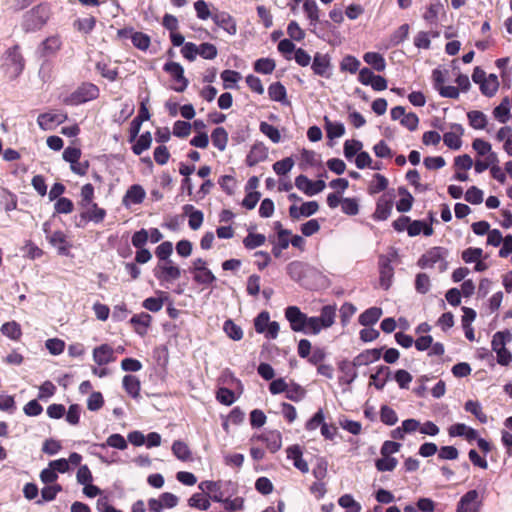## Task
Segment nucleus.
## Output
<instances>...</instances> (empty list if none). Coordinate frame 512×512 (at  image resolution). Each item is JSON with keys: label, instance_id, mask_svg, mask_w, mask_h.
Here are the masks:
<instances>
[{"label": "nucleus", "instance_id": "nucleus-1", "mask_svg": "<svg viewBox=\"0 0 512 512\" xmlns=\"http://www.w3.org/2000/svg\"><path fill=\"white\" fill-rule=\"evenodd\" d=\"M448 249L440 246L427 250L418 260L417 265L422 268L437 267L439 272H445L448 268Z\"/></svg>", "mask_w": 512, "mask_h": 512}, {"label": "nucleus", "instance_id": "nucleus-2", "mask_svg": "<svg viewBox=\"0 0 512 512\" xmlns=\"http://www.w3.org/2000/svg\"><path fill=\"white\" fill-rule=\"evenodd\" d=\"M25 61L20 53V48L15 45L9 48L4 55L3 67L10 79L17 78L23 71Z\"/></svg>", "mask_w": 512, "mask_h": 512}, {"label": "nucleus", "instance_id": "nucleus-3", "mask_svg": "<svg viewBox=\"0 0 512 512\" xmlns=\"http://www.w3.org/2000/svg\"><path fill=\"white\" fill-rule=\"evenodd\" d=\"M295 186L307 196H314L325 189L326 183L322 179L312 181L301 174L295 178Z\"/></svg>", "mask_w": 512, "mask_h": 512}, {"label": "nucleus", "instance_id": "nucleus-4", "mask_svg": "<svg viewBox=\"0 0 512 512\" xmlns=\"http://www.w3.org/2000/svg\"><path fill=\"white\" fill-rule=\"evenodd\" d=\"M155 277L161 282H172L181 276V269L173 261L158 263L154 269Z\"/></svg>", "mask_w": 512, "mask_h": 512}, {"label": "nucleus", "instance_id": "nucleus-5", "mask_svg": "<svg viewBox=\"0 0 512 512\" xmlns=\"http://www.w3.org/2000/svg\"><path fill=\"white\" fill-rule=\"evenodd\" d=\"M311 69L315 75L329 79L332 76L330 56L328 54L317 52L313 57Z\"/></svg>", "mask_w": 512, "mask_h": 512}, {"label": "nucleus", "instance_id": "nucleus-6", "mask_svg": "<svg viewBox=\"0 0 512 512\" xmlns=\"http://www.w3.org/2000/svg\"><path fill=\"white\" fill-rule=\"evenodd\" d=\"M286 271L293 281L306 286L305 277L314 272V269L301 261H292L287 265Z\"/></svg>", "mask_w": 512, "mask_h": 512}, {"label": "nucleus", "instance_id": "nucleus-7", "mask_svg": "<svg viewBox=\"0 0 512 512\" xmlns=\"http://www.w3.org/2000/svg\"><path fill=\"white\" fill-rule=\"evenodd\" d=\"M163 70L166 73L170 74V76L176 82L180 83L179 86L173 87V89L176 92H183L187 88V86L189 84V81L184 76V69H183V67L179 63L173 62V61L167 62V63L164 64Z\"/></svg>", "mask_w": 512, "mask_h": 512}, {"label": "nucleus", "instance_id": "nucleus-8", "mask_svg": "<svg viewBox=\"0 0 512 512\" xmlns=\"http://www.w3.org/2000/svg\"><path fill=\"white\" fill-rule=\"evenodd\" d=\"M285 317L290 323V327L295 332H303L308 316L301 312L297 306H289L285 310Z\"/></svg>", "mask_w": 512, "mask_h": 512}, {"label": "nucleus", "instance_id": "nucleus-9", "mask_svg": "<svg viewBox=\"0 0 512 512\" xmlns=\"http://www.w3.org/2000/svg\"><path fill=\"white\" fill-rule=\"evenodd\" d=\"M481 505L477 490H469L459 500L456 512H478Z\"/></svg>", "mask_w": 512, "mask_h": 512}, {"label": "nucleus", "instance_id": "nucleus-10", "mask_svg": "<svg viewBox=\"0 0 512 512\" xmlns=\"http://www.w3.org/2000/svg\"><path fill=\"white\" fill-rule=\"evenodd\" d=\"M212 20L218 27L223 29L229 35H235L237 33L236 21L228 12L214 9Z\"/></svg>", "mask_w": 512, "mask_h": 512}, {"label": "nucleus", "instance_id": "nucleus-11", "mask_svg": "<svg viewBox=\"0 0 512 512\" xmlns=\"http://www.w3.org/2000/svg\"><path fill=\"white\" fill-rule=\"evenodd\" d=\"M99 88L92 83H84L72 93V101L75 104L85 103L96 99L99 96Z\"/></svg>", "mask_w": 512, "mask_h": 512}, {"label": "nucleus", "instance_id": "nucleus-12", "mask_svg": "<svg viewBox=\"0 0 512 512\" xmlns=\"http://www.w3.org/2000/svg\"><path fill=\"white\" fill-rule=\"evenodd\" d=\"M223 485L230 486V485H232V482H230V481H228V482L208 481V480L202 481L199 484V489L204 492L212 493L210 498L214 502H220L223 500V497L225 496V492L223 491Z\"/></svg>", "mask_w": 512, "mask_h": 512}, {"label": "nucleus", "instance_id": "nucleus-13", "mask_svg": "<svg viewBox=\"0 0 512 512\" xmlns=\"http://www.w3.org/2000/svg\"><path fill=\"white\" fill-rule=\"evenodd\" d=\"M67 119L63 113H42L37 118V124L42 130H52L57 125L62 124Z\"/></svg>", "mask_w": 512, "mask_h": 512}, {"label": "nucleus", "instance_id": "nucleus-14", "mask_svg": "<svg viewBox=\"0 0 512 512\" xmlns=\"http://www.w3.org/2000/svg\"><path fill=\"white\" fill-rule=\"evenodd\" d=\"M451 129L452 131L444 133L443 141L448 148L458 150L462 145L461 136L464 133V129L462 125L458 123L452 124Z\"/></svg>", "mask_w": 512, "mask_h": 512}, {"label": "nucleus", "instance_id": "nucleus-15", "mask_svg": "<svg viewBox=\"0 0 512 512\" xmlns=\"http://www.w3.org/2000/svg\"><path fill=\"white\" fill-rule=\"evenodd\" d=\"M392 207V198L387 197L386 195L381 196L377 201L376 209L373 213V219L377 221H384L388 219L391 214Z\"/></svg>", "mask_w": 512, "mask_h": 512}, {"label": "nucleus", "instance_id": "nucleus-16", "mask_svg": "<svg viewBox=\"0 0 512 512\" xmlns=\"http://www.w3.org/2000/svg\"><path fill=\"white\" fill-rule=\"evenodd\" d=\"M93 360L99 366L115 361L114 350L108 344H102L93 350Z\"/></svg>", "mask_w": 512, "mask_h": 512}, {"label": "nucleus", "instance_id": "nucleus-17", "mask_svg": "<svg viewBox=\"0 0 512 512\" xmlns=\"http://www.w3.org/2000/svg\"><path fill=\"white\" fill-rule=\"evenodd\" d=\"M267 157L268 150L266 146L263 143H256L251 147L246 157V164L249 167H253L258 163L264 161Z\"/></svg>", "mask_w": 512, "mask_h": 512}, {"label": "nucleus", "instance_id": "nucleus-18", "mask_svg": "<svg viewBox=\"0 0 512 512\" xmlns=\"http://www.w3.org/2000/svg\"><path fill=\"white\" fill-rule=\"evenodd\" d=\"M146 196L145 190L141 185L134 184L126 191L122 203L125 207H129L131 204H140L143 202Z\"/></svg>", "mask_w": 512, "mask_h": 512}, {"label": "nucleus", "instance_id": "nucleus-19", "mask_svg": "<svg viewBox=\"0 0 512 512\" xmlns=\"http://www.w3.org/2000/svg\"><path fill=\"white\" fill-rule=\"evenodd\" d=\"M380 284L384 289H388L394 275V269L388 258L381 257L379 261Z\"/></svg>", "mask_w": 512, "mask_h": 512}, {"label": "nucleus", "instance_id": "nucleus-20", "mask_svg": "<svg viewBox=\"0 0 512 512\" xmlns=\"http://www.w3.org/2000/svg\"><path fill=\"white\" fill-rule=\"evenodd\" d=\"M383 348L367 349L353 358L357 367L366 366L380 359Z\"/></svg>", "mask_w": 512, "mask_h": 512}, {"label": "nucleus", "instance_id": "nucleus-21", "mask_svg": "<svg viewBox=\"0 0 512 512\" xmlns=\"http://www.w3.org/2000/svg\"><path fill=\"white\" fill-rule=\"evenodd\" d=\"M287 458L293 460L294 466L302 473L309 471L308 463L302 458V450L298 445H292L287 448Z\"/></svg>", "mask_w": 512, "mask_h": 512}, {"label": "nucleus", "instance_id": "nucleus-22", "mask_svg": "<svg viewBox=\"0 0 512 512\" xmlns=\"http://www.w3.org/2000/svg\"><path fill=\"white\" fill-rule=\"evenodd\" d=\"M258 439L266 443L271 453L277 452L282 446V436L278 431L265 432L258 436Z\"/></svg>", "mask_w": 512, "mask_h": 512}, {"label": "nucleus", "instance_id": "nucleus-23", "mask_svg": "<svg viewBox=\"0 0 512 512\" xmlns=\"http://www.w3.org/2000/svg\"><path fill=\"white\" fill-rule=\"evenodd\" d=\"M151 321L152 317L145 312L136 314L130 319V323L133 325L135 332L140 336L146 335Z\"/></svg>", "mask_w": 512, "mask_h": 512}, {"label": "nucleus", "instance_id": "nucleus-24", "mask_svg": "<svg viewBox=\"0 0 512 512\" xmlns=\"http://www.w3.org/2000/svg\"><path fill=\"white\" fill-rule=\"evenodd\" d=\"M106 447H112L118 450H125L128 447L127 440L118 433L110 435L106 442L104 443H95L91 446L92 449L101 448L104 449Z\"/></svg>", "mask_w": 512, "mask_h": 512}, {"label": "nucleus", "instance_id": "nucleus-25", "mask_svg": "<svg viewBox=\"0 0 512 512\" xmlns=\"http://www.w3.org/2000/svg\"><path fill=\"white\" fill-rule=\"evenodd\" d=\"M61 47V41L58 37L52 36L45 39L40 47L38 48V53L41 57H50L53 56Z\"/></svg>", "mask_w": 512, "mask_h": 512}, {"label": "nucleus", "instance_id": "nucleus-26", "mask_svg": "<svg viewBox=\"0 0 512 512\" xmlns=\"http://www.w3.org/2000/svg\"><path fill=\"white\" fill-rule=\"evenodd\" d=\"M357 366L354 365V361L343 360L339 363V370L343 373L340 377V382L351 384L355 381L358 374L356 371Z\"/></svg>", "mask_w": 512, "mask_h": 512}, {"label": "nucleus", "instance_id": "nucleus-27", "mask_svg": "<svg viewBox=\"0 0 512 512\" xmlns=\"http://www.w3.org/2000/svg\"><path fill=\"white\" fill-rule=\"evenodd\" d=\"M407 233L410 237H415L420 233H423L425 236H430L433 234V228L422 220H410L407 227Z\"/></svg>", "mask_w": 512, "mask_h": 512}, {"label": "nucleus", "instance_id": "nucleus-28", "mask_svg": "<svg viewBox=\"0 0 512 512\" xmlns=\"http://www.w3.org/2000/svg\"><path fill=\"white\" fill-rule=\"evenodd\" d=\"M391 371L388 366H380L374 374H371L370 378L372 383L377 390H382L390 379Z\"/></svg>", "mask_w": 512, "mask_h": 512}, {"label": "nucleus", "instance_id": "nucleus-29", "mask_svg": "<svg viewBox=\"0 0 512 512\" xmlns=\"http://www.w3.org/2000/svg\"><path fill=\"white\" fill-rule=\"evenodd\" d=\"M268 95L273 101L280 102L284 105L289 104L286 88L280 82H274L268 87Z\"/></svg>", "mask_w": 512, "mask_h": 512}, {"label": "nucleus", "instance_id": "nucleus-30", "mask_svg": "<svg viewBox=\"0 0 512 512\" xmlns=\"http://www.w3.org/2000/svg\"><path fill=\"white\" fill-rule=\"evenodd\" d=\"M382 315V309L379 307H371L360 314L358 321L364 326L368 327L375 324Z\"/></svg>", "mask_w": 512, "mask_h": 512}, {"label": "nucleus", "instance_id": "nucleus-31", "mask_svg": "<svg viewBox=\"0 0 512 512\" xmlns=\"http://www.w3.org/2000/svg\"><path fill=\"white\" fill-rule=\"evenodd\" d=\"M398 194L401 198L396 203V209L398 212H408L411 210L414 198L411 193L404 187L398 188Z\"/></svg>", "mask_w": 512, "mask_h": 512}, {"label": "nucleus", "instance_id": "nucleus-32", "mask_svg": "<svg viewBox=\"0 0 512 512\" xmlns=\"http://www.w3.org/2000/svg\"><path fill=\"white\" fill-rule=\"evenodd\" d=\"M123 388L134 399L140 395L141 384L134 375H125L122 380Z\"/></svg>", "mask_w": 512, "mask_h": 512}, {"label": "nucleus", "instance_id": "nucleus-33", "mask_svg": "<svg viewBox=\"0 0 512 512\" xmlns=\"http://www.w3.org/2000/svg\"><path fill=\"white\" fill-rule=\"evenodd\" d=\"M363 60L377 72H382L386 68V61L380 53L367 52L363 55Z\"/></svg>", "mask_w": 512, "mask_h": 512}, {"label": "nucleus", "instance_id": "nucleus-34", "mask_svg": "<svg viewBox=\"0 0 512 512\" xmlns=\"http://www.w3.org/2000/svg\"><path fill=\"white\" fill-rule=\"evenodd\" d=\"M512 340V334L509 330L496 332L491 341L492 350L496 353L504 348Z\"/></svg>", "mask_w": 512, "mask_h": 512}, {"label": "nucleus", "instance_id": "nucleus-35", "mask_svg": "<svg viewBox=\"0 0 512 512\" xmlns=\"http://www.w3.org/2000/svg\"><path fill=\"white\" fill-rule=\"evenodd\" d=\"M317 318L321 322L322 326H324V328L331 327L334 324L335 318H336V306L335 305L323 306L320 311V316Z\"/></svg>", "mask_w": 512, "mask_h": 512}, {"label": "nucleus", "instance_id": "nucleus-36", "mask_svg": "<svg viewBox=\"0 0 512 512\" xmlns=\"http://www.w3.org/2000/svg\"><path fill=\"white\" fill-rule=\"evenodd\" d=\"M211 140L218 150L224 151L228 143V133L223 127H217L211 133Z\"/></svg>", "mask_w": 512, "mask_h": 512}, {"label": "nucleus", "instance_id": "nucleus-37", "mask_svg": "<svg viewBox=\"0 0 512 512\" xmlns=\"http://www.w3.org/2000/svg\"><path fill=\"white\" fill-rule=\"evenodd\" d=\"M499 87L498 77L495 74H489L487 78L481 83V93L487 97L495 95Z\"/></svg>", "mask_w": 512, "mask_h": 512}, {"label": "nucleus", "instance_id": "nucleus-38", "mask_svg": "<svg viewBox=\"0 0 512 512\" xmlns=\"http://www.w3.org/2000/svg\"><path fill=\"white\" fill-rule=\"evenodd\" d=\"M50 244L57 248L58 253L61 255H66L68 252L67 249V241H66V235L60 231L57 230L53 232L50 237L48 238Z\"/></svg>", "mask_w": 512, "mask_h": 512}, {"label": "nucleus", "instance_id": "nucleus-39", "mask_svg": "<svg viewBox=\"0 0 512 512\" xmlns=\"http://www.w3.org/2000/svg\"><path fill=\"white\" fill-rule=\"evenodd\" d=\"M469 125L477 130H482L487 125L486 115L478 110H473L467 113Z\"/></svg>", "mask_w": 512, "mask_h": 512}, {"label": "nucleus", "instance_id": "nucleus-40", "mask_svg": "<svg viewBox=\"0 0 512 512\" xmlns=\"http://www.w3.org/2000/svg\"><path fill=\"white\" fill-rule=\"evenodd\" d=\"M1 332L11 340H19L22 336V330L19 323L16 321L6 322L1 327Z\"/></svg>", "mask_w": 512, "mask_h": 512}, {"label": "nucleus", "instance_id": "nucleus-41", "mask_svg": "<svg viewBox=\"0 0 512 512\" xmlns=\"http://www.w3.org/2000/svg\"><path fill=\"white\" fill-rule=\"evenodd\" d=\"M171 449L177 459L181 461H188L191 459V451L185 442L176 440L173 442Z\"/></svg>", "mask_w": 512, "mask_h": 512}, {"label": "nucleus", "instance_id": "nucleus-42", "mask_svg": "<svg viewBox=\"0 0 512 512\" xmlns=\"http://www.w3.org/2000/svg\"><path fill=\"white\" fill-rule=\"evenodd\" d=\"M510 114V100L505 97L501 103L494 108L493 115L500 123H506Z\"/></svg>", "mask_w": 512, "mask_h": 512}, {"label": "nucleus", "instance_id": "nucleus-43", "mask_svg": "<svg viewBox=\"0 0 512 512\" xmlns=\"http://www.w3.org/2000/svg\"><path fill=\"white\" fill-rule=\"evenodd\" d=\"M442 10V3L440 1H435L427 7L425 13L423 14V18L429 24H437L438 15Z\"/></svg>", "mask_w": 512, "mask_h": 512}, {"label": "nucleus", "instance_id": "nucleus-44", "mask_svg": "<svg viewBox=\"0 0 512 512\" xmlns=\"http://www.w3.org/2000/svg\"><path fill=\"white\" fill-rule=\"evenodd\" d=\"M304 12L310 21V25L315 26L319 21V8L315 0H306L303 4Z\"/></svg>", "mask_w": 512, "mask_h": 512}, {"label": "nucleus", "instance_id": "nucleus-45", "mask_svg": "<svg viewBox=\"0 0 512 512\" xmlns=\"http://www.w3.org/2000/svg\"><path fill=\"white\" fill-rule=\"evenodd\" d=\"M151 143L152 136L151 133L147 131L139 136L136 143L132 146V151L135 155H141L150 148Z\"/></svg>", "mask_w": 512, "mask_h": 512}, {"label": "nucleus", "instance_id": "nucleus-46", "mask_svg": "<svg viewBox=\"0 0 512 512\" xmlns=\"http://www.w3.org/2000/svg\"><path fill=\"white\" fill-rule=\"evenodd\" d=\"M80 196H81V200L79 202V205L85 211L92 204H94V202H93V198H94V187H93V185L90 184V183H87V184L83 185L82 188H81Z\"/></svg>", "mask_w": 512, "mask_h": 512}, {"label": "nucleus", "instance_id": "nucleus-47", "mask_svg": "<svg viewBox=\"0 0 512 512\" xmlns=\"http://www.w3.org/2000/svg\"><path fill=\"white\" fill-rule=\"evenodd\" d=\"M325 129L329 139L339 138L345 133V127L341 122H332L327 117H325Z\"/></svg>", "mask_w": 512, "mask_h": 512}, {"label": "nucleus", "instance_id": "nucleus-48", "mask_svg": "<svg viewBox=\"0 0 512 512\" xmlns=\"http://www.w3.org/2000/svg\"><path fill=\"white\" fill-rule=\"evenodd\" d=\"M464 409L473 414L480 423L485 424L488 421L487 415L482 411V407L478 401L468 400Z\"/></svg>", "mask_w": 512, "mask_h": 512}, {"label": "nucleus", "instance_id": "nucleus-49", "mask_svg": "<svg viewBox=\"0 0 512 512\" xmlns=\"http://www.w3.org/2000/svg\"><path fill=\"white\" fill-rule=\"evenodd\" d=\"M223 330L226 333V335L234 341H239L243 338V330L231 319H227L224 322Z\"/></svg>", "mask_w": 512, "mask_h": 512}, {"label": "nucleus", "instance_id": "nucleus-50", "mask_svg": "<svg viewBox=\"0 0 512 512\" xmlns=\"http://www.w3.org/2000/svg\"><path fill=\"white\" fill-rule=\"evenodd\" d=\"M265 241V235L249 232L248 235L243 239V245L246 249L253 250L262 246Z\"/></svg>", "mask_w": 512, "mask_h": 512}, {"label": "nucleus", "instance_id": "nucleus-51", "mask_svg": "<svg viewBox=\"0 0 512 512\" xmlns=\"http://www.w3.org/2000/svg\"><path fill=\"white\" fill-rule=\"evenodd\" d=\"M224 89H233L237 82L241 79V74L234 70H224L221 73Z\"/></svg>", "mask_w": 512, "mask_h": 512}, {"label": "nucleus", "instance_id": "nucleus-52", "mask_svg": "<svg viewBox=\"0 0 512 512\" xmlns=\"http://www.w3.org/2000/svg\"><path fill=\"white\" fill-rule=\"evenodd\" d=\"M193 280L200 285H210L216 281V277L209 268L205 267L194 273Z\"/></svg>", "mask_w": 512, "mask_h": 512}, {"label": "nucleus", "instance_id": "nucleus-53", "mask_svg": "<svg viewBox=\"0 0 512 512\" xmlns=\"http://www.w3.org/2000/svg\"><path fill=\"white\" fill-rule=\"evenodd\" d=\"M321 164L320 156L313 150L303 149L301 151V168L304 169L303 165L315 167Z\"/></svg>", "mask_w": 512, "mask_h": 512}, {"label": "nucleus", "instance_id": "nucleus-54", "mask_svg": "<svg viewBox=\"0 0 512 512\" xmlns=\"http://www.w3.org/2000/svg\"><path fill=\"white\" fill-rule=\"evenodd\" d=\"M275 67V61L271 58H260L254 63V70L261 74H271Z\"/></svg>", "mask_w": 512, "mask_h": 512}, {"label": "nucleus", "instance_id": "nucleus-55", "mask_svg": "<svg viewBox=\"0 0 512 512\" xmlns=\"http://www.w3.org/2000/svg\"><path fill=\"white\" fill-rule=\"evenodd\" d=\"M409 29L410 27L408 24H402L397 30H395L390 36V46L395 47L405 41L408 38Z\"/></svg>", "mask_w": 512, "mask_h": 512}, {"label": "nucleus", "instance_id": "nucleus-56", "mask_svg": "<svg viewBox=\"0 0 512 512\" xmlns=\"http://www.w3.org/2000/svg\"><path fill=\"white\" fill-rule=\"evenodd\" d=\"M173 252V244L170 241H164L160 245L157 246L155 250V255L161 262H169L172 261L170 256Z\"/></svg>", "mask_w": 512, "mask_h": 512}, {"label": "nucleus", "instance_id": "nucleus-57", "mask_svg": "<svg viewBox=\"0 0 512 512\" xmlns=\"http://www.w3.org/2000/svg\"><path fill=\"white\" fill-rule=\"evenodd\" d=\"M380 420L388 426H393L398 422V416L394 409L388 405H383L380 409Z\"/></svg>", "mask_w": 512, "mask_h": 512}, {"label": "nucleus", "instance_id": "nucleus-58", "mask_svg": "<svg viewBox=\"0 0 512 512\" xmlns=\"http://www.w3.org/2000/svg\"><path fill=\"white\" fill-rule=\"evenodd\" d=\"M131 41L139 50L146 51L151 43L150 37L142 32H132Z\"/></svg>", "mask_w": 512, "mask_h": 512}, {"label": "nucleus", "instance_id": "nucleus-59", "mask_svg": "<svg viewBox=\"0 0 512 512\" xmlns=\"http://www.w3.org/2000/svg\"><path fill=\"white\" fill-rule=\"evenodd\" d=\"M259 130L261 131V133L267 136L273 143L280 142L281 135L279 130L275 126L263 121L259 125Z\"/></svg>", "mask_w": 512, "mask_h": 512}, {"label": "nucleus", "instance_id": "nucleus-60", "mask_svg": "<svg viewBox=\"0 0 512 512\" xmlns=\"http://www.w3.org/2000/svg\"><path fill=\"white\" fill-rule=\"evenodd\" d=\"M188 505L192 508L206 511L210 507V501L201 493H195L188 499Z\"/></svg>", "mask_w": 512, "mask_h": 512}, {"label": "nucleus", "instance_id": "nucleus-61", "mask_svg": "<svg viewBox=\"0 0 512 512\" xmlns=\"http://www.w3.org/2000/svg\"><path fill=\"white\" fill-rule=\"evenodd\" d=\"M360 65L361 63L356 57L347 55L340 62V70L354 74L359 70Z\"/></svg>", "mask_w": 512, "mask_h": 512}, {"label": "nucleus", "instance_id": "nucleus-62", "mask_svg": "<svg viewBox=\"0 0 512 512\" xmlns=\"http://www.w3.org/2000/svg\"><path fill=\"white\" fill-rule=\"evenodd\" d=\"M305 395L306 390L299 384L292 383L291 385H288V390H286L287 399L294 402H299L305 397Z\"/></svg>", "mask_w": 512, "mask_h": 512}, {"label": "nucleus", "instance_id": "nucleus-63", "mask_svg": "<svg viewBox=\"0 0 512 512\" xmlns=\"http://www.w3.org/2000/svg\"><path fill=\"white\" fill-rule=\"evenodd\" d=\"M219 503L224 505L225 510L229 512H239L244 508V499L242 497H236L234 499H230L229 497H223V500Z\"/></svg>", "mask_w": 512, "mask_h": 512}, {"label": "nucleus", "instance_id": "nucleus-64", "mask_svg": "<svg viewBox=\"0 0 512 512\" xmlns=\"http://www.w3.org/2000/svg\"><path fill=\"white\" fill-rule=\"evenodd\" d=\"M338 504L346 509V512H360L361 506L358 502H356L350 494L342 495Z\"/></svg>", "mask_w": 512, "mask_h": 512}]
</instances>
